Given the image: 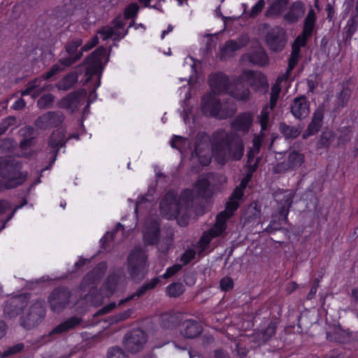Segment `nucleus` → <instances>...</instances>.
Instances as JSON below:
<instances>
[{"instance_id":"f257e3e1","label":"nucleus","mask_w":358,"mask_h":358,"mask_svg":"<svg viewBox=\"0 0 358 358\" xmlns=\"http://www.w3.org/2000/svg\"><path fill=\"white\" fill-rule=\"evenodd\" d=\"M106 55V48L103 45L99 46L95 50L85 58L83 62L80 65L85 66V83L90 82L94 76H97V80L94 84V90L90 93V95H92L93 94H94V98L96 96V90L100 85L101 77L103 71V64L102 60Z\"/></svg>"},{"instance_id":"f03ea898","label":"nucleus","mask_w":358,"mask_h":358,"mask_svg":"<svg viewBox=\"0 0 358 358\" xmlns=\"http://www.w3.org/2000/svg\"><path fill=\"white\" fill-rule=\"evenodd\" d=\"M45 314L44 301L36 300L28 308H24L20 317V324L27 330L32 329L43 322Z\"/></svg>"},{"instance_id":"7ed1b4c3","label":"nucleus","mask_w":358,"mask_h":358,"mask_svg":"<svg viewBox=\"0 0 358 358\" xmlns=\"http://www.w3.org/2000/svg\"><path fill=\"white\" fill-rule=\"evenodd\" d=\"M148 256L140 248H135L127 257V270L131 279L134 281H141L147 273Z\"/></svg>"},{"instance_id":"20e7f679","label":"nucleus","mask_w":358,"mask_h":358,"mask_svg":"<svg viewBox=\"0 0 358 358\" xmlns=\"http://www.w3.org/2000/svg\"><path fill=\"white\" fill-rule=\"evenodd\" d=\"M22 163L11 156L0 157V176L4 179L13 180L14 182H20L19 178H23L24 182L27 174L20 171Z\"/></svg>"},{"instance_id":"39448f33","label":"nucleus","mask_w":358,"mask_h":358,"mask_svg":"<svg viewBox=\"0 0 358 358\" xmlns=\"http://www.w3.org/2000/svg\"><path fill=\"white\" fill-rule=\"evenodd\" d=\"M211 153L209 136L204 132L199 133L196 136L192 157L197 158L199 164L204 166L210 163Z\"/></svg>"},{"instance_id":"423d86ee","label":"nucleus","mask_w":358,"mask_h":358,"mask_svg":"<svg viewBox=\"0 0 358 358\" xmlns=\"http://www.w3.org/2000/svg\"><path fill=\"white\" fill-rule=\"evenodd\" d=\"M287 43V32L285 29L275 26L265 35V43L271 52H282Z\"/></svg>"},{"instance_id":"0eeeda50","label":"nucleus","mask_w":358,"mask_h":358,"mask_svg":"<svg viewBox=\"0 0 358 358\" xmlns=\"http://www.w3.org/2000/svg\"><path fill=\"white\" fill-rule=\"evenodd\" d=\"M148 340L146 333L140 328L127 332L123 338L125 349L131 354L141 351Z\"/></svg>"},{"instance_id":"6e6552de","label":"nucleus","mask_w":358,"mask_h":358,"mask_svg":"<svg viewBox=\"0 0 358 358\" xmlns=\"http://www.w3.org/2000/svg\"><path fill=\"white\" fill-rule=\"evenodd\" d=\"M71 296V291L64 286L54 289L48 296L51 310L56 313L62 312L69 303Z\"/></svg>"},{"instance_id":"1a4fd4ad","label":"nucleus","mask_w":358,"mask_h":358,"mask_svg":"<svg viewBox=\"0 0 358 358\" xmlns=\"http://www.w3.org/2000/svg\"><path fill=\"white\" fill-rule=\"evenodd\" d=\"M240 79L245 80L254 91L264 94L268 91L269 84L266 76L262 73H255L252 70L245 71Z\"/></svg>"},{"instance_id":"9d476101","label":"nucleus","mask_w":358,"mask_h":358,"mask_svg":"<svg viewBox=\"0 0 358 358\" xmlns=\"http://www.w3.org/2000/svg\"><path fill=\"white\" fill-rule=\"evenodd\" d=\"M231 140H233V135L226 134L224 138L217 140L214 145H212L211 152L221 164H224L231 155Z\"/></svg>"},{"instance_id":"9b49d317","label":"nucleus","mask_w":358,"mask_h":358,"mask_svg":"<svg viewBox=\"0 0 358 358\" xmlns=\"http://www.w3.org/2000/svg\"><path fill=\"white\" fill-rule=\"evenodd\" d=\"M82 45L83 40L81 38H76L66 43L64 49L68 56L59 59V64L64 67H70L77 62L83 57L81 49L78 50V48L81 47Z\"/></svg>"},{"instance_id":"f8f14e48","label":"nucleus","mask_w":358,"mask_h":358,"mask_svg":"<svg viewBox=\"0 0 358 358\" xmlns=\"http://www.w3.org/2000/svg\"><path fill=\"white\" fill-rule=\"evenodd\" d=\"M64 120V115L61 111H48L38 117L35 126L43 130L58 127Z\"/></svg>"},{"instance_id":"ddd939ff","label":"nucleus","mask_w":358,"mask_h":358,"mask_svg":"<svg viewBox=\"0 0 358 358\" xmlns=\"http://www.w3.org/2000/svg\"><path fill=\"white\" fill-rule=\"evenodd\" d=\"M221 109V101L213 93L205 94L201 99V110L206 117H217Z\"/></svg>"},{"instance_id":"4468645a","label":"nucleus","mask_w":358,"mask_h":358,"mask_svg":"<svg viewBox=\"0 0 358 358\" xmlns=\"http://www.w3.org/2000/svg\"><path fill=\"white\" fill-rule=\"evenodd\" d=\"M29 298V294H25L8 299L3 308L4 315L9 318L17 316L27 306Z\"/></svg>"},{"instance_id":"2eb2a0df","label":"nucleus","mask_w":358,"mask_h":358,"mask_svg":"<svg viewBox=\"0 0 358 358\" xmlns=\"http://www.w3.org/2000/svg\"><path fill=\"white\" fill-rule=\"evenodd\" d=\"M68 139L65 138V131L63 129L59 128L54 130L48 138V146L52 149L50 152L52 154L50 164L45 169L51 168L52 164L56 160L58 152L60 148L65 146Z\"/></svg>"},{"instance_id":"dca6fc26","label":"nucleus","mask_w":358,"mask_h":358,"mask_svg":"<svg viewBox=\"0 0 358 358\" xmlns=\"http://www.w3.org/2000/svg\"><path fill=\"white\" fill-rule=\"evenodd\" d=\"M310 103L305 95L295 97L290 104V113L299 120H305L310 112Z\"/></svg>"},{"instance_id":"f3484780","label":"nucleus","mask_w":358,"mask_h":358,"mask_svg":"<svg viewBox=\"0 0 358 358\" xmlns=\"http://www.w3.org/2000/svg\"><path fill=\"white\" fill-rule=\"evenodd\" d=\"M208 83L213 94L216 95L227 93L229 90V79L222 72L210 74L208 77Z\"/></svg>"},{"instance_id":"a211bd4d","label":"nucleus","mask_w":358,"mask_h":358,"mask_svg":"<svg viewBox=\"0 0 358 358\" xmlns=\"http://www.w3.org/2000/svg\"><path fill=\"white\" fill-rule=\"evenodd\" d=\"M324 113V105H319L315 110L311 121L308 124L307 129L302 134V138L303 139H306L309 136H313L320 131L323 124Z\"/></svg>"},{"instance_id":"6ab92c4d","label":"nucleus","mask_w":358,"mask_h":358,"mask_svg":"<svg viewBox=\"0 0 358 358\" xmlns=\"http://www.w3.org/2000/svg\"><path fill=\"white\" fill-rule=\"evenodd\" d=\"M86 95L85 89L71 92L59 101L58 106L61 108H66L74 112L78 109L81 97H85Z\"/></svg>"},{"instance_id":"aec40b11","label":"nucleus","mask_w":358,"mask_h":358,"mask_svg":"<svg viewBox=\"0 0 358 358\" xmlns=\"http://www.w3.org/2000/svg\"><path fill=\"white\" fill-rule=\"evenodd\" d=\"M279 322L277 319H273L264 329L257 331L253 335L254 341L258 345L267 343L275 335Z\"/></svg>"},{"instance_id":"412c9836","label":"nucleus","mask_w":358,"mask_h":358,"mask_svg":"<svg viewBox=\"0 0 358 358\" xmlns=\"http://www.w3.org/2000/svg\"><path fill=\"white\" fill-rule=\"evenodd\" d=\"M202 332L203 327L196 320H187L181 322L180 333L182 337L194 339L199 337Z\"/></svg>"},{"instance_id":"4be33fe9","label":"nucleus","mask_w":358,"mask_h":358,"mask_svg":"<svg viewBox=\"0 0 358 358\" xmlns=\"http://www.w3.org/2000/svg\"><path fill=\"white\" fill-rule=\"evenodd\" d=\"M306 6L303 1H296L293 2L289 8V10L283 15V20L289 24H293L304 15Z\"/></svg>"},{"instance_id":"5701e85b","label":"nucleus","mask_w":358,"mask_h":358,"mask_svg":"<svg viewBox=\"0 0 358 358\" xmlns=\"http://www.w3.org/2000/svg\"><path fill=\"white\" fill-rule=\"evenodd\" d=\"M107 270L106 262H99L92 271L87 273L83 278L81 285L85 287L91 285L101 280Z\"/></svg>"},{"instance_id":"b1692460","label":"nucleus","mask_w":358,"mask_h":358,"mask_svg":"<svg viewBox=\"0 0 358 358\" xmlns=\"http://www.w3.org/2000/svg\"><path fill=\"white\" fill-rule=\"evenodd\" d=\"M182 315L178 313L166 312L160 315L159 325L164 330H172L180 325Z\"/></svg>"},{"instance_id":"393cba45","label":"nucleus","mask_w":358,"mask_h":358,"mask_svg":"<svg viewBox=\"0 0 358 358\" xmlns=\"http://www.w3.org/2000/svg\"><path fill=\"white\" fill-rule=\"evenodd\" d=\"M160 282V277H155L151 280L143 283L133 294L121 299L119 301L118 306H121L135 298H139L145 295L148 291L155 289Z\"/></svg>"},{"instance_id":"a878e982","label":"nucleus","mask_w":358,"mask_h":358,"mask_svg":"<svg viewBox=\"0 0 358 358\" xmlns=\"http://www.w3.org/2000/svg\"><path fill=\"white\" fill-rule=\"evenodd\" d=\"M161 210L173 211L176 214L180 213V202L176 194L169 191L165 194L159 203Z\"/></svg>"},{"instance_id":"bb28decb","label":"nucleus","mask_w":358,"mask_h":358,"mask_svg":"<svg viewBox=\"0 0 358 358\" xmlns=\"http://www.w3.org/2000/svg\"><path fill=\"white\" fill-rule=\"evenodd\" d=\"M160 236V226L156 221L151 222L148 229L143 233V241L147 245H154L158 243Z\"/></svg>"},{"instance_id":"cd10ccee","label":"nucleus","mask_w":358,"mask_h":358,"mask_svg":"<svg viewBox=\"0 0 358 358\" xmlns=\"http://www.w3.org/2000/svg\"><path fill=\"white\" fill-rule=\"evenodd\" d=\"M81 318L77 316H72L64 322L56 326L50 331L48 336L52 337L55 334H59L71 330L81 323Z\"/></svg>"},{"instance_id":"c85d7f7f","label":"nucleus","mask_w":358,"mask_h":358,"mask_svg":"<svg viewBox=\"0 0 358 358\" xmlns=\"http://www.w3.org/2000/svg\"><path fill=\"white\" fill-rule=\"evenodd\" d=\"M253 121L250 113H243L238 115L231 123V127L237 131H248Z\"/></svg>"},{"instance_id":"c756f323","label":"nucleus","mask_w":358,"mask_h":358,"mask_svg":"<svg viewBox=\"0 0 358 358\" xmlns=\"http://www.w3.org/2000/svg\"><path fill=\"white\" fill-rule=\"evenodd\" d=\"M196 198L208 199L212 196L213 192L210 189V181L206 178H199L195 184L194 190Z\"/></svg>"},{"instance_id":"7c9ffc66","label":"nucleus","mask_w":358,"mask_h":358,"mask_svg":"<svg viewBox=\"0 0 358 358\" xmlns=\"http://www.w3.org/2000/svg\"><path fill=\"white\" fill-rule=\"evenodd\" d=\"M358 27V17L350 16L348 20L347 24L344 28L343 43L345 46H348L351 43V39L354 34L357 31Z\"/></svg>"},{"instance_id":"2f4dec72","label":"nucleus","mask_w":358,"mask_h":358,"mask_svg":"<svg viewBox=\"0 0 358 358\" xmlns=\"http://www.w3.org/2000/svg\"><path fill=\"white\" fill-rule=\"evenodd\" d=\"M289 0H275L265 12L268 17H279L287 9Z\"/></svg>"},{"instance_id":"473e14b6","label":"nucleus","mask_w":358,"mask_h":358,"mask_svg":"<svg viewBox=\"0 0 358 358\" xmlns=\"http://www.w3.org/2000/svg\"><path fill=\"white\" fill-rule=\"evenodd\" d=\"M218 237L215 236V234L213 230L208 229L203 233L201 236L200 237L199 241L196 243V247L198 248V255L199 257H203L204 252L209 248V245L211 241Z\"/></svg>"},{"instance_id":"72a5a7b5","label":"nucleus","mask_w":358,"mask_h":358,"mask_svg":"<svg viewBox=\"0 0 358 358\" xmlns=\"http://www.w3.org/2000/svg\"><path fill=\"white\" fill-rule=\"evenodd\" d=\"M293 196L294 195L287 190L278 203V214L281 215L283 220H287L289 208L293 203Z\"/></svg>"},{"instance_id":"f704fd0d","label":"nucleus","mask_w":358,"mask_h":358,"mask_svg":"<svg viewBox=\"0 0 358 358\" xmlns=\"http://www.w3.org/2000/svg\"><path fill=\"white\" fill-rule=\"evenodd\" d=\"M78 79V73L76 71H71L64 76L61 80L56 84V87L59 90H69L77 83Z\"/></svg>"},{"instance_id":"c9c22d12","label":"nucleus","mask_w":358,"mask_h":358,"mask_svg":"<svg viewBox=\"0 0 358 358\" xmlns=\"http://www.w3.org/2000/svg\"><path fill=\"white\" fill-rule=\"evenodd\" d=\"M350 96V89L348 87L343 86L341 91L336 96V103L333 111L339 113L343 108L347 106Z\"/></svg>"},{"instance_id":"e433bc0d","label":"nucleus","mask_w":358,"mask_h":358,"mask_svg":"<svg viewBox=\"0 0 358 358\" xmlns=\"http://www.w3.org/2000/svg\"><path fill=\"white\" fill-rule=\"evenodd\" d=\"M279 131L286 139H294L301 133L302 127L300 125L294 127L289 126L285 122H280Z\"/></svg>"},{"instance_id":"4c0bfd02","label":"nucleus","mask_w":358,"mask_h":358,"mask_svg":"<svg viewBox=\"0 0 358 358\" xmlns=\"http://www.w3.org/2000/svg\"><path fill=\"white\" fill-rule=\"evenodd\" d=\"M229 94L237 100L246 101L249 99L250 92L248 85L240 82L236 84L235 88Z\"/></svg>"},{"instance_id":"58836bf2","label":"nucleus","mask_w":358,"mask_h":358,"mask_svg":"<svg viewBox=\"0 0 358 358\" xmlns=\"http://www.w3.org/2000/svg\"><path fill=\"white\" fill-rule=\"evenodd\" d=\"M229 219V216L225 215V213L221 212L216 216L215 222L213 226L210 229L218 237L223 234L227 229V221Z\"/></svg>"},{"instance_id":"ea45409f","label":"nucleus","mask_w":358,"mask_h":358,"mask_svg":"<svg viewBox=\"0 0 358 358\" xmlns=\"http://www.w3.org/2000/svg\"><path fill=\"white\" fill-rule=\"evenodd\" d=\"M248 60L254 65L263 66L267 64L268 57L264 50H257L249 54Z\"/></svg>"},{"instance_id":"a19ab883","label":"nucleus","mask_w":358,"mask_h":358,"mask_svg":"<svg viewBox=\"0 0 358 358\" xmlns=\"http://www.w3.org/2000/svg\"><path fill=\"white\" fill-rule=\"evenodd\" d=\"M248 42L249 38L247 36H242L241 38H239L238 42L234 40H229L225 43V45L222 48L221 51L222 52H226L227 51L235 52L245 46Z\"/></svg>"},{"instance_id":"79ce46f5","label":"nucleus","mask_w":358,"mask_h":358,"mask_svg":"<svg viewBox=\"0 0 358 358\" xmlns=\"http://www.w3.org/2000/svg\"><path fill=\"white\" fill-rule=\"evenodd\" d=\"M261 216V208L257 203L251 204L244 213L245 222L250 224L257 222Z\"/></svg>"},{"instance_id":"37998d69","label":"nucleus","mask_w":358,"mask_h":358,"mask_svg":"<svg viewBox=\"0 0 358 358\" xmlns=\"http://www.w3.org/2000/svg\"><path fill=\"white\" fill-rule=\"evenodd\" d=\"M292 170H295L299 168L304 162V155L296 150L291 151L289 152L287 158L286 159Z\"/></svg>"},{"instance_id":"c03bdc74","label":"nucleus","mask_w":358,"mask_h":358,"mask_svg":"<svg viewBox=\"0 0 358 358\" xmlns=\"http://www.w3.org/2000/svg\"><path fill=\"white\" fill-rule=\"evenodd\" d=\"M350 333L342 329L340 326L334 329L333 334H327V337L330 341H334L337 343H343L348 340L350 337Z\"/></svg>"},{"instance_id":"a18cd8bd","label":"nucleus","mask_w":358,"mask_h":358,"mask_svg":"<svg viewBox=\"0 0 358 358\" xmlns=\"http://www.w3.org/2000/svg\"><path fill=\"white\" fill-rule=\"evenodd\" d=\"M244 145L242 140L233 135V140H231V155L234 160H240L243 155Z\"/></svg>"},{"instance_id":"49530a36","label":"nucleus","mask_w":358,"mask_h":358,"mask_svg":"<svg viewBox=\"0 0 358 358\" xmlns=\"http://www.w3.org/2000/svg\"><path fill=\"white\" fill-rule=\"evenodd\" d=\"M180 202V211L182 208H187L192 206L193 201L196 199V196L194 190L189 189H184L178 198Z\"/></svg>"},{"instance_id":"de8ad7c7","label":"nucleus","mask_w":358,"mask_h":358,"mask_svg":"<svg viewBox=\"0 0 358 358\" xmlns=\"http://www.w3.org/2000/svg\"><path fill=\"white\" fill-rule=\"evenodd\" d=\"M336 138L335 133L331 130H325L322 132L320 139L317 143L318 148H329L331 142Z\"/></svg>"},{"instance_id":"09e8293b","label":"nucleus","mask_w":358,"mask_h":358,"mask_svg":"<svg viewBox=\"0 0 358 358\" xmlns=\"http://www.w3.org/2000/svg\"><path fill=\"white\" fill-rule=\"evenodd\" d=\"M99 33L101 34L103 40H107L113 36H115V39H117L122 38L125 36L127 34V29L124 32L120 33V31L113 30L112 27H103L99 31Z\"/></svg>"},{"instance_id":"8fccbe9b","label":"nucleus","mask_w":358,"mask_h":358,"mask_svg":"<svg viewBox=\"0 0 358 358\" xmlns=\"http://www.w3.org/2000/svg\"><path fill=\"white\" fill-rule=\"evenodd\" d=\"M119 282V275L113 273L108 275L106 278L103 286L108 294H113L116 290L117 286Z\"/></svg>"},{"instance_id":"3c124183","label":"nucleus","mask_w":358,"mask_h":358,"mask_svg":"<svg viewBox=\"0 0 358 358\" xmlns=\"http://www.w3.org/2000/svg\"><path fill=\"white\" fill-rule=\"evenodd\" d=\"M185 290L181 282H172L166 289V294L170 297L177 298L182 295Z\"/></svg>"},{"instance_id":"603ef678","label":"nucleus","mask_w":358,"mask_h":358,"mask_svg":"<svg viewBox=\"0 0 358 358\" xmlns=\"http://www.w3.org/2000/svg\"><path fill=\"white\" fill-rule=\"evenodd\" d=\"M282 80V78L281 77H278L276 83L271 87L270 96V107L271 110L275 107L279 94L281 92L280 83Z\"/></svg>"},{"instance_id":"864d4df0","label":"nucleus","mask_w":358,"mask_h":358,"mask_svg":"<svg viewBox=\"0 0 358 358\" xmlns=\"http://www.w3.org/2000/svg\"><path fill=\"white\" fill-rule=\"evenodd\" d=\"M139 6L136 3H131L128 4L124 10V20H135L139 12Z\"/></svg>"},{"instance_id":"5fc2aeb1","label":"nucleus","mask_w":358,"mask_h":358,"mask_svg":"<svg viewBox=\"0 0 358 358\" xmlns=\"http://www.w3.org/2000/svg\"><path fill=\"white\" fill-rule=\"evenodd\" d=\"M288 222L287 220H282V217L280 215L278 214V218L275 219L274 216H272V220L270 222L269 225L266 229V231L268 233H272L274 231H276L278 230H280L282 228V224H286Z\"/></svg>"},{"instance_id":"6e6d98bb","label":"nucleus","mask_w":358,"mask_h":358,"mask_svg":"<svg viewBox=\"0 0 358 358\" xmlns=\"http://www.w3.org/2000/svg\"><path fill=\"white\" fill-rule=\"evenodd\" d=\"M132 312L133 311L131 309H127L118 314H115L108 317V319L106 321L108 322L110 324H117L119 322L126 320L127 319L130 317Z\"/></svg>"},{"instance_id":"4d7b16f0","label":"nucleus","mask_w":358,"mask_h":358,"mask_svg":"<svg viewBox=\"0 0 358 358\" xmlns=\"http://www.w3.org/2000/svg\"><path fill=\"white\" fill-rule=\"evenodd\" d=\"M55 96L52 94H43L37 101V106L39 108H48L54 101Z\"/></svg>"},{"instance_id":"13d9d810","label":"nucleus","mask_w":358,"mask_h":358,"mask_svg":"<svg viewBox=\"0 0 358 358\" xmlns=\"http://www.w3.org/2000/svg\"><path fill=\"white\" fill-rule=\"evenodd\" d=\"M108 358H129L127 354L120 347H112L109 349Z\"/></svg>"},{"instance_id":"bf43d9fd","label":"nucleus","mask_w":358,"mask_h":358,"mask_svg":"<svg viewBox=\"0 0 358 358\" xmlns=\"http://www.w3.org/2000/svg\"><path fill=\"white\" fill-rule=\"evenodd\" d=\"M20 182H14L13 180H8L6 181H3L0 179V192L3 191L5 189H10L13 188H15L17 186L21 185L24 182L23 178H19Z\"/></svg>"},{"instance_id":"052dcab7","label":"nucleus","mask_w":358,"mask_h":358,"mask_svg":"<svg viewBox=\"0 0 358 358\" xmlns=\"http://www.w3.org/2000/svg\"><path fill=\"white\" fill-rule=\"evenodd\" d=\"M236 112V109L234 108L233 106H222L221 104L220 112H219V115H217L218 119L224 120L229 117H231L234 115Z\"/></svg>"},{"instance_id":"680f3d73","label":"nucleus","mask_w":358,"mask_h":358,"mask_svg":"<svg viewBox=\"0 0 358 358\" xmlns=\"http://www.w3.org/2000/svg\"><path fill=\"white\" fill-rule=\"evenodd\" d=\"M64 66H62V65L60 66L58 64H55L52 66V67L50 69V70L48 72L44 73L42 75V78L44 80H49L52 77H53L54 76L57 74L58 73L64 71Z\"/></svg>"},{"instance_id":"e2e57ef3","label":"nucleus","mask_w":358,"mask_h":358,"mask_svg":"<svg viewBox=\"0 0 358 358\" xmlns=\"http://www.w3.org/2000/svg\"><path fill=\"white\" fill-rule=\"evenodd\" d=\"M341 134L338 136V141L341 144H346L351 139L352 130L349 127H345L341 131Z\"/></svg>"},{"instance_id":"0e129e2a","label":"nucleus","mask_w":358,"mask_h":358,"mask_svg":"<svg viewBox=\"0 0 358 358\" xmlns=\"http://www.w3.org/2000/svg\"><path fill=\"white\" fill-rule=\"evenodd\" d=\"M14 141L10 138L0 139V151L2 152H8L12 150L14 147Z\"/></svg>"},{"instance_id":"69168bd1","label":"nucleus","mask_w":358,"mask_h":358,"mask_svg":"<svg viewBox=\"0 0 358 358\" xmlns=\"http://www.w3.org/2000/svg\"><path fill=\"white\" fill-rule=\"evenodd\" d=\"M239 206L238 202L237 201H230L227 202L225 210L222 213H225V215L229 216L230 218L234 213V212L238 209Z\"/></svg>"},{"instance_id":"338daca9","label":"nucleus","mask_w":358,"mask_h":358,"mask_svg":"<svg viewBox=\"0 0 358 358\" xmlns=\"http://www.w3.org/2000/svg\"><path fill=\"white\" fill-rule=\"evenodd\" d=\"M186 139L180 136H173L171 141V145L181 152L182 148L185 145Z\"/></svg>"},{"instance_id":"774afa93","label":"nucleus","mask_w":358,"mask_h":358,"mask_svg":"<svg viewBox=\"0 0 358 358\" xmlns=\"http://www.w3.org/2000/svg\"><path fill=\"white\" fill-rule=\"evenodd\" d=\"M173 234H172L170 236H166L162 241L159 245V250L161 252L166 253L169 250L173 242Z\"/></svg>"}]
</instances>
